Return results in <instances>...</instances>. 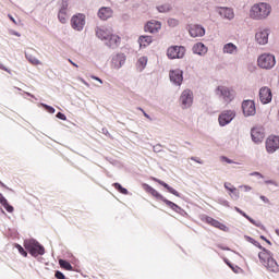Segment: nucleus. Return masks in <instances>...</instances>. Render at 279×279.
Returning <instances> with one entry per match:
<instances>
[{
    "instance_id": "obj_59",
    "label": "nucleus",
    "mask_w": 279,
    "mask_h": 279,
    "mask_svg": "<svg viewBox=\"0 0 279 279\" xmlns=\"http://www.w3.org/2000/svg\"><path fill=\"white\" fill-rule=\"evenodd\" d=\"M191 160H193L194 162H197L198 165H204V161H202L201 159H197V157H191Z\"/></svg>"
},
{
    "instance_id": "obj_6",
    "label": "nucleus",
    "mask_w": 279,
    "mask_h": 279,
    "mask_svg": "<svg viewBox=\"0 0 279 279\" xmlns=\"http://www.w3.org/2000/svg\"><path fill=\"white\" fill-rule=\"evenodd\" d=\"M84 25H86V15L84 13H77L71 17V27L75 32H83Z\"/></svg>"
},
{
    "instance_id": "obj_45",
    "label": "nucleus",
    "mask_w": 279,
    "mask_h": 279,
    "mask_svg": "<svg viewBox=\"0 0 279 279\" xmlns=\"http://www.w3.org/2000/svg\"><path fill=\"white\" fill-rule=\"evenodd\" d=\"M54 278H57V279H66V276H64V272H62L60 270H56Z\"/></svg>"
},
{
    "instance_id": "obj_49",
    "label": "nucleus",
    "mask_w": 279,
    "mask_h": 279,
    "mask_svg": "<svg viewBox=\"0 0 279 279\" xmlns=\"http://www.w3.org/2000/svg\"><path fill=\"white\" fill-rule=\"evenodd\" d=\"M57 119H60V121H66V114L62 113V112H58L56 114Z\"/></svg>"
},
{
    "instance_id": "obj_41",
    "label": "nucleus",
    "mask_w": 279,
    "mask_h": 279,
    "mask_svg": "<svg viewBox=\"0 0 279 279\" xmlns=\"http://www.w3.org/2000/svg\"><path fill=\"white\" fill-rule=\"evenodd\" d=\"M41 106L46 110V112H49V114L56 113V108H53L52 106H49L47 104H41Z\"/></svg>"
},
{
    "instance_id": "obj_19",
    "label": "nucleus",
    "mask_w": 279,
    "mask_h": 279,
    "mask_svg": "<svg viewBox=\"0 0 279 279\" xmlns=\"http://www.w3.org/2000/svg\"><path fill=\"white\" fill-rule=\"evenodd\" d=\"M151 181L157 182V184H160V186H163V189H166L168 191V193H170L171 195L182 198V194H180V192H178L175 189L171 187V185H169V183H167L156 177H153Z\"/></svg>"
},
{
    "instance_id": "obj_31",
    "label": "nucleus",
    "mask_w": 279,
    "mask_h": 279,
    "mask_svg": "<svg viewBox=\"0 0 279 279\" xmlns=\"http://www.w3.org/2000/svg\"><path fill=\"white\" fill-rule=\"evenodd\" d=\"M59 265L61 269H65L66 271H73V265L66 259H59Z\"/></svg>"
},
{
    "instance_id": "obj_56",
    "label": "nucleus",
    "mask_w": 279,
    "mask_h": 279,
    "mask_svg": "<svg viewBox=\"0 0 279 279\" xmlns=\"http://www.w3.org/2000/svg\"><path fill=\"white\" fill-rule=\"evenodd\" d=\"M259 198L262 199V202H264V204H269V198H267V196L260 195Z\"/></svg>"
},
{
    "instance_id": "obj_11",
    "label": "nucleus",
    "mask_w": 279,
    "mask_h": 279,
    "mask_svg": "<svg viewBox=\"0 0 279 279\" xmlns=\"http://www.w3.org/2000/svg\"><path fill=\"white\" fill-rule=\"evenodd\" d=\"M279 149V136L278 135H270L266 140V150L268 154H276Z\"/></svg>"
},
{
    "instance_id": "obj_5",
    "label": "nucleus",
    "mask_w": 279,
    "mask_h": 279,
    "mask_svg": "<svg viewBox=\"0 0 279 279\" xmlns=\"http://www.w3.org/2000/svg\"><path fill=\"white\" fill-rule=\"evenodd\" d=\"M186 54V48L184 46H171L167 50V57L169 60H182Z\"/></svg>"
},
{
    "instance_id": "obj_28",
    "label": "nucleus",
    "mask_w": 279,
    "mask_h": 279,
    "mask_svg": "<svg viewBox=\"0 0 279 279\" xmlns=\"http://www.w3.org/2000/svg\"><path fill=\"white\" fill-rule=\"evenodd\" d=\"M154 43V37L149 35H142L138 37V45L142 48L149 47Z\"/></svg>"
},
{
    "instance_id": "obj_1",
    "label": "nucleus",
    "mask_w": 279,
    "mask_h": 279,
    "mask_svg": "<svg viewBox=\"0 0 279 279\" xmlns=\"http://www.w3.org/2000/svg\"><path fill=\"white\" fill-rule=\"evenodd\" d=\"M142 189L148 193L149 195H151L153 197H155V199H157V202H163V204H166V206H168V208H171V210H173L174 213H178V215H181V217H186V210H184L182 207H180V205L167 199V197H165L162 194H160V192H158L156 189L151 187V185L147 184V183H143L142 184Z\"/></svg>"
},
{
    "instance_id": "obj_27",
    "label": "nucleus",
    "mask_w": 279,
    "mask_h": 279,
    "mask_svg": "<svg viewBox=\"0 0 279 279\" xmlns=\"http://www.w3.org/2000/svg\"><path fill=\"white\" fill-rule=\"evenodd\" d=\"M265 267H267L268 271H271L272 274L279 272V265L278 262L274 258V256L267 260L265 264Z\"/></svg>"
},
{
    "instance_id": "obj_34",
    "label": "nucleus",
    "mask_w": 279,
    "mask_h": 279,
    "mask_svg": "<svg viewBox=\"0 0 279 279\" xmlns=\"http://www.w3.org/2000/svg\"><path fill=\"white\" fill-rule=\"evenodd\" d=\"M147 57H141L137 60V69H140V71H145V66H147Z\"/></svg>"
},
{
    "instance_id": "obj_15",
    "label": "nucleus",
    "mask_w": 279,
    "mask_h": 279,
    "mask_svg": "<svg viewBox=\"0 0 279 279\" xmlns=\"http://www.w3.org/2000/svg\"><path fill=\"white\" fill-rule=\"evenodd\" d=\"M202 220L205 221V223L213 226L214 228H218V230H222V232H230V228L228 226L221 223L219 220L210 216H204Z\"/></svg>"
},
{
    "instance_id": "obj_30",
    "label": "nucleus",
    "mask_w": 279,
    "mask_h": 279,
    "mask_svg": "<svg viewBox=\"0 0 279 279\" xmlns=\"http://www.w3.org/2000/svg\"><path fill=\"white\" fill-rule=\"evenodd\" d=\"M226 265L230 267V269L233 271V274H242L243 269L234 264H232L228 258L223 259Z\"/></svg>"
},
{
    "instance_id": "obj_13",
    "label": "nucleus",
    "mask_w": 279,
    "mask_h": 279,
    "mask_svg": "<svg viewBox=\"0 0 279 279\" xmlns=\"http://www.w3.org/2000/svg\"><path fill=\"white\" fill-rule=\"evenodd\" d=\"M160 29H162V23L157 20H150L144 26V32L148 34H158Z\"/></svg>"
},
{
    "instance_id": "obj_26",
    "label": "nucleus",
    "mask_w": 279,
    "mask_h": 279,
    "mask_svg": "<svg viewBox=\"0 0 279 279\" xmlns=\"http://www.w3.org/2000/svg\"><path fill=\"white\" fill-rule=\"evenodd\" d=\"M259 250H262V252L258 253V258L260 263L265 265L274 256V254L271 253V251L265 248L264 246Z\"/></svg>"
},
{
    "instance_id": "obj_9",
    "label": "nucleus",
    "mask_w": 279,
    "mask_h": 279,
    "mask_svg": "<svg viewBox=\"0 0 279 279\" xmlns=\"http://www.w3.org/2000/svg\"><path fill=\"white\" fill-rule=\"evenodd\" d=\"M242 112L244 117H254L256 114V102L251 99L243 100Z\"/></svg>"
},
{
    "instance_id": "obj_58",
    "label": "nucleus",
    "mask_w": 279,
    "mask_h": 279,
    "mask_svg": "<svg viewBox=\"0 0 279 279\" xmlns=\"http://www.w3.org/2000/svg\"><path fill=\"white\" fill-rule=\"evenodd\" d=\"M92 80H95L96 82H99V84H104V81L99 78V76L92 75Z\"/></svg>"
},
{
    "instance_id": "obj_63",
    "label": "nucleus",
    "mask_w": 279,
    "mask_h": 279,
    "mask_svg": "<svg viewBox=\"0 0 279 279\" xmlns=\"http://www.w3.org/2000/svg\"><path fill=\"white\" fill-rule=\"evenodd\" d=\"M69 62L71 63L72 66H75L77 69V63L73 62V60L69 59Z\"/></svg>"
},
{
    "instance_id": "obj_39",
    "label": "nucleus",
    "mask_w": 279,
    "mask_h": 279,
    "mask_svg": "<svg viewBox=\"0 0 279 279\" xmlns=\"http://www.w3.org/2000/svg\"><path fill=\"white\" fill-rule=\"evenodd\" d=\"M167 24L169 27H178L180 25V21H178L177 19L170 17L168 19Z\"/></svg>"
},
{
    "instance_id": "obj_2",
    "label": "nucleus",
    "mask_w": 279,
    "mask_h": 279,
    "mask_svg": "<svg viewBox=\"0 0 279 279\" xmlns=\"http://www.w3.org/2000/svg\"><path fill=\"white\" fill-rule=\"evenodd\" d=\"M271 14V5L267 2L254 4L250 10V16L254 21H265Z\"/></svg>"
},
{
    "instance_id": "obj_61",
    "label": "nucleus",
    "mask_w": 279,
    "mask_h": 279,
    "mask_svg": "<svg viewBox=\"0 0 279 279\" xmlns=\"http://www.w3.org/2000/svg\"><path fill=\"white\" fill-rule=\"evenodd\" d=\"M8 17L10 19V21H12V23H14L16 25V20L14 19V16L9 14Z\"/></svg>"
},
{
    "instance_id": "obj_36",
    "label": "nucleus",
    "mask_w": 279,
    "mask_h": 279,
    "mask_svg": "<svg viewBox=\"0 0 279 279\" xmlns=\"http://www.w3.org/2000/svg\"><path fill=\"white\" fill-rule=\"evenodd\" d=\"M14 247L17 250V252L21 254V256H24V258H27L28 252L25 247H23L21 244L15 243Z\"/></svg>"
},
{
    "instance_id": "obj_32",
    "label": "nucleus",
    "mask_w": 279,
    "mask_h": 279,
    "mask_svg": "<svg viewBox=\"0 0 279 279\" xmlns=\"http://www.w3.org/2000/svg\"><path fill=\"white\" fill-rule=\"evenodd\" d=\"M96 36L100 40H108V37L110 36V34L108 33V31H104L101 28H97L96 29Z\"/></svg>"
},
{
    "instance_id": "obj_46",
    "label": "nucleus",
    "mask_w": 279,
    "mask_h": 279,
    "mask_svg": "<svg viewBox=\"0 0 279 279\" xmlns=\"http://www.w3.org/2000/svg\"><path fill=\"white\" fill-rule=\"evenodd\" d=\"M168 151H170L171 154H178V146L174 144H170V147L167 148Z\"/></svg>"
},
{
    "instance_id": "obj_57",
    "label": "nucleus",
    "mask_w": 279,
    "mask_h": 279,
    "mask_svg": "<svg viewBox=\"0 0 279 279\" xmlns=\"http://www.w3.org/2000/svg\"><path fill=\"white\" fill-rule=\"evenodd\" d=\"M259 239H262V241H265L268 245H271V241H269V239H267V236L260 235Z\"/></svg>"
},
{
    "instance_id": "obj_38",
    "label": "nucleus",
    "mask_w": 279,
    "mask_h": 279,
    "mask_svg": "<svg viewBox=\"0 0 279 279\" xmlns=\"http://www.w3.org/2000/svg\"><path fill=\"white\" fill-rule=\"evenodd\" d=\"M26 59L28 60V62H31V64H35L38 65L40 64V60H38L36 57L32 56V54H25Z\"/></svg>"
},
{
    "instance_id": "obj_21",
    "label": "nucleus",
    "mask_w": 279,
    "mask_h": 279,
    "mask_svg": "<svg viewBox=\"0 0 279 279\" xmlns=\"http://www.w3.org/2000/svg\"><path fill=\"white\" fill-rule=\"evenodd\" d=\"M234 210L235 213H239V215L244 217V219H247V221H250V223H252L256 228H260V230H265L263 222L254 220L252 217H250V215H246V213L243 211L241 208L234 207Z\"/></svg>"
},
{
    "instance_id": "obj_23",
    "label": "nucleus",
    "mask_w": 279,
    "mask_h": 279,
    "mask_svg": "<svg viewBox=\"0 0 279 279\" xmlns=\"http://www.w3.org/2000/svg\"><path fill=\"white\" fill-rule=\"evenodd\" d=\"M218 14L222 19H228V21H232V19H234V11H232L231 8L220 7L218 8Z\"/></svg>"
},
{
    "instance_id": "obj_24",
    "label": "nucleus",
    "mask_w": 279,
    "mask_h": 279,
    "mask_svg": "<svg viewBox=\"0 0 279 279\" xmlns=\"http://www.w3.org/2000/svg\"><path fill=\"white\" fill-rule=\"evenodd\" d=\"M125 60H126V57L124 53L116 54L111 60L113 69H121V66L125 64Z\"/></svg>"
},
{
    "instance_id": "obj_43",
    "label": "nucleus",
    "mask_w": 279,
    "mask_h": 279,
    "mask_svg": "<svg viewBox=\"0 0 279 279\" xmlns=\"http://www.w3.org/2000/svg\"><path fill=\"white\" fill-rule=\"evenodd\" d=\"M3 208L7 210V213H14V206L10 205V203H4Z\"/></svg>"
},
{
    "instance_id": "obj_8",
    "label": "nucleus",
    "mask_w": 279,
    "mask_h": 279,
    "mask_svg": "<svg viewBox=\"0 0 279 279\" xmlns=\"http://www.w3.org/2000/svg\"><path fill=\"white\" fill-rule=\"evenodd\" d=\"M216 95H218V97H222L225 101H232L234 99V90L223 85H219L216 88Z\"/></svg>"
},
{
    "instance_id": "obj_42",
    "label": "nucleus",
    "mask_w": 279,
    "mask_h": 279,
    "mask_svg": "<svg viewBox=\"0 0 279 279\" xmlns=\"http://www.w3.org/2000/svg\"><path fill=\"white\" fill-rule=\"evenodd\" d=\"M69 10V0H62L59 12H65Z\"/></svg>"
},
{
    "instance_id": "obj_35",
    "label": "nucleus",
    "mask_w": 279,
    "mask_h": 279,
    "mask_svg": "<svg viewBox=\"0 0 279 279\" xmlns=\"http://www.w3.org/2000/svg\"><path fill=\"white\" fill-rule=\"evenodd\" d=\"M245 241L248 243H252L255 247H258V250H263V245H260V242L256 241L254 238L250 235H244Z\"/></svg>"
},
{
    "instance_id": "obj_50",
    "label": "nucleus",
    "mask_w": 279,
    "mask_h": 279,
    "mask_svg": "<svg viewBox=\"0 0 279 279\" xmlns=\"http://www.w3.org/2000/svg\"><path fill=\"white\" fill-rule=\"evenodd\" d=\"M219 204H221V206H227V208L230 207V202H228V201L225 199V198H220V199H219Z\"/></svg>"
},
{
    "instance_id": "obj_48",
    "label": "nucleus",
    "mask_w": 279,
    "mask_h": 279,
    "mask_svg": "<svg viewBox=\"0 0 279 279\" xmlns=\"http://www.w3.org/2000/svg\"><path fill=\"white\" fill-rule=\"evenodd\" d=\"M221 160H222V162H227V165H234V160H232L226 156H222Z\"/></svg>"
},
{
    "instance_id": "obj_54",
    "label": "nucleus",
    "mask_w": 279,
    "mask_h": 279,
    "mask_svg": "<svg viewBox=\"0 0 279 279\" xmlns=\"http://www.w3.org/2000/svg\"><path fill=\"white\" fill-rule=\"evenodd\" d=\"M225 189H226L227 191H229V193H232V189H235V187L232 186V184H230V183H225Z\"/></svg>"
},
{
    "instance_id": "obj_52",
    "label": "nucleus",
    "mask_w": 279,
    "mask_h": 279,
    "mask_svg": "<svg viewBox=\"0 0 279 279\" xmlns=\"http://www.w3.org/2000/svg\"><path fill=\"white\" fill-rule=\"evenodd\" d=\"M8 203V198H5V196H3V194L0 192V204L1 206H3V204Z\"/></svg>"
},
{
    "instance_id": "obj_51",
    "label": "nucleus",
    "mask_w": 279,
    "mask_h": 279,
    "mask_svg": "<svg viewBox=\"0 0 279 279\" xmlns=\"http://www.w3.org/2000/svg\"><path fill=\"white\" fill-rule=\"evenodd\" d=\"M137 110H141V112H143L144 117L146 119H148L149 121H151V116L148 114L147 112H145V110L143 108L138 107Z\"/></svg>"
},
{
    "instance_id": "obj_40",
    "label": "nucleus",
    "mask_w": 279,
    "mask_h": 279,
    "mask_svg": "<svg viewBox=\"0 0 279 279\" xmlns=\"http://www.w3.org/2000/svg\"><path fill=\"white\" fill-rule=\"evenodd\" d=\"M58 20L64 25L66 23V12L59 11Z\"/></svg>"
},
{
    "instance_id": "obj_12",
    "label": "nucleus",
    "mask_w": 279,
    "mask_h": 279,
    "mask_svg": "<svg viewBox=\"0 0 279 279\" xmlns=\"http://www.w3.org/2000/svg\"><path fill=\"white\" fill-rule=\"evenodd\" d=\"M251 137L253 143L258 145L265 141V129L263 126H255L251 130Z\"/></svg>"
},
{
    "instance_id": "obj_25",
    "label": "nucleus",
    "mask_w": 279,
    "mask_h": 279,
    "mask_svg": "<svg viewBox=\"0 0 279 279\" xmlns=\"http://www.w3.org/2000/svg\"><path fill=\"white\" fill-rule=\"evenodd\" d=\"M192 51L196 56H206L208 53V47L204 43H197L193 46Z\"/></svg>"
},
{
    "instance_id": "obj_4",
    "label": "nucleus",
    "mask_w": 279,
    "mask_h": 279,
    "mask_svg": "<svg viewBox=\"0 0 279 279\" xmlns=\"http://www.w3.org/2000/svg\"><path fill=\"white\" fill-rule=\"evenodd\" d=\"M257 64L259 69L269 71L276 66V56L271 53H263L257 58Z\"/></svg>"
},
{
    "instance_id": "obj_10",
    "label": "nucleus",
    "mask_w": 279,
    "mask_h": 279,
    "mask_svg": "<svg viewBox=\"0 0 279 279\" xmlns=\"http://www.w3.org/2000/svg\"><path fill=\"white\" fill-rule=\"evenodd\" d=\"M169 77L174 86H182V82H184V71L181 69L170 70Z\"/></svg>"
},
{
    "instance_id": "obj_44",
    "label": "nucleus",
    "mask_w": 279,
    "mask_h": 279,
    "mask_svg": "<svg viewBox=\"0 0 279 279\" xmlns=\"http://www.w3.org/2000/svg\"><path fill=\"white\" fill-rule=\"evenodd\" d=\"M230 196L235 201L239 199V190H236V187L232 189L230 192Z\"/></svg>"
},
{
    "instance_id": "obj_16",
    "label": "nucleus",
    "mask_w": 279,
    "mask_h": 279,
    "mask_svg": "<svg viewBox=\"0 0 279 279\" xmlns=\"http://www.w3.org/2000/svg\"><path fill=\"white\" fill-rule=\"evenodd\" d=\"M189 33L192 38H202V36H206V28L199 24H194L189 26Z\"/></svg>"
},
{
    "instance_id": "obj_14",
    "label": "nucleus",
    "mask_w": 279,
    "mask_h": 279,
    "mask_svg": "<svg viewBox=\"0 0 279 279\" xmlns=\"http://www.w3.org/2000/svg\"><path fill=\"white\" fill-rule=\"evenodd\" d=\"M271 99H274V94L271 93V88L264 86L259 88V101L260 104L267 105L271 104Z\"/></svg>"
},
{
    "instance_id": "obj_33",
    "label": "nucleus",
    "mask_w": 279,
    "mask_h": 279,
    "mask_svg": "<svg viewBox=\"0 0 279 279\" xmlns=\"http://www.w3.org/2000/svg\"><path fill=\"white\" fill-rule=\"evenodd\" d=\"M112 186L116 189V191L118 193H121V195L130 194V191H128V189L123 187V185H121V183H119V182L113 183Z\"/></svg>"
},
{
    "instance_id": "obj_17",
    "label": "nucleus",
    "mask_w": 279,
    "mask_h": 279,
    "mask_svg": "<svg viewBox=\"0 0 279 279\" xmlns=\"http://www.w3.org/2000/svg\"><path fill=\"white\" fill-rule=\"evenodd\" d=\"M180 101L183 108H191L193 106V92L191 89H185L180 96Z\"/></svg>"
},
{
    "instance_id": "obj_29",
    "label": "nucleus",
    "mask_w": 279,
    "mask_h": 279,
    "mask_svg": "<svg viewBox=\"0 0 279 279\" xmlns=\"http://www.w3.org/2000/svg\"><path fill=\"white\" fill-rule=\"evenodd\" d=\"M236 51H239V48L232 43L226 44L222 48V53H229L230 56H234Z\"/></svg>"
},
{
    "instance_id": "obj_62",
    "label": "nucleus",
    "mask_w": 279,
    "mask_h": 279,
    "mask_svg": "<svg viewBox=\"0 0 279 279\" xmlns=\"http://www.w3.org/2000/svg\"><path fill=\"white\" fill-rule=\"evenodd\" d=\"M220 250H223V252H230V247L228 246H220Z\"/></svg>"
},
{
    "instance_id": "obj_47",
    "label": "nucleus",
    "mask_w": 279,
    "mask_h": 279,
    "mask_svg": "<svg viewBox=\"0 0 279 279\" xmlns=\"http://www.w3.org/2000/svg\"><path fill=\"white\" fill-rule=\"evenodd\" d=\"M153 151H155V154H160V151H162V145L161 144H157L153 147Z\"/></svg>"
},
{
    "instance_id": "obj_53",
    "label": "nucleus",
    "mask_w": 279,
    "mask_h": 279,
    "mask_svg": "<svg viewBox=\"0 0 279 279\" xmlns=\"http://www.w3.org/2000/svg\"><path fill=\"white\" fill-rule=\"evenodd\" d=\"M250 175L255 177V178H260V179L265 178V175H263V173H260V172H251Z\"/></svg>"
},
{
    "instance_id": "obj_64",
    "label": "nucleus",
    "mask_w": 279,
    "mask_h": 279,
    "mask_svg": "<svg viewBox=\"0 0 279 279\" xmlns=\"http://www.w3.org/2000/svg\"><path fill=\"white\" fill-rule=\"evenodd\" d=\"M11 34H12L13 36H19V37L21 36V33L15 32V31H12Z\"/></svg>"
},
{
    "instance_id": "obj_22",
    "label": "nucleus",
    "mask_w": 279,
    "mask_h": 279,
    "mask_svg": "<svg viewBox=\"0 0 279 279\" xmlns=\"http://www.w3.org/2000/svg\"><path fill=\"white\" fill-rule=\"evenodd\" d=\"M106 45L110 49H117V47H119V45H121V37H119L118 35H114V34H109Z\"/></svg>"
},
{
    "instance_id": "obj_18",
    "label": "nucleus",
    "mask_w": 279,
    "mask_h": 279,
    "mask_svg": "<svg viewBox=\"0 0 279 279\" xmlns=\"http://www.w3.org/2000/svg\"><path fill=\"white\" fill-rule=\"evenodd\" d=\"M269 28H260L255 34V40L258 43V45H267L269 43Z\"/></svg>"
},
{
    "instance_id": "obj_7",
    "label": "nucleus",
    "mask_w": 279,
    "mask_h": 279,
    "mask_svg": "<svg viewBox=\"0 0 279 279\" xmlns=\"http://www.w3.org/2000/svg\"><path fill=\"white\" fill-rule=\"evenodd\" d=\"M236 117V111L234 110H225L218 117V122L220 128H226V125H230L234 118Z\"/></svg>"
},
{
    "instance_id": "obj_20",
    "label": "nucleus",
    "mask_w": 279,
    "mask_h": 279,
    "mask_svg": "<svg viewBox=\"0 0 279 279\" xmlns=\"http://www.w3.org/2000/svg\"><path fill=\"white\" fill-rule=\"evenodd\" d=\"M112 14H114L112 8L102 7L98 10L97 16L98 19H100V21H108V19H112Z\"/></svg>"
},
{
    "instance_id": "obj_60",
    "label": "nucleus",
    "mask_w": 279,
    "mask_h": 279,
    "mask_svg": "<svg viewBox=\"0 0 279 279\" xmlns=\"http://www.w3.org/2000/svg\"><path fill=\"white\" fill-rule=\"evenodd\" d=\"M0 69L2 71H7V73H10V70L3 65V63H0Z\"/></svg>"
},
{
    "instance_id": "obj_55",
    "label": "nucleus",
    "mask_w": 279,
    "mask_h": 279,
    "mask_svg": "<svg viewBox=\"0 0 279 279\" xmlns=\"http://www.w3.org/2000/svg\"><path fill=\"white\" fill-rule=\"evenodd\" d=\"M265 184H271L272 186H278V183L274 180H266Z\"/></svg>"
},
{
    "instance_id": "obj_37",
    "label": "nucleus",
    "mask_w": 279,
    "mask_h": 279,
    "mask_svg": "<svg viewBox=\"0 0 279 279\" xmlns=\"http://www.w3.org/2000/svg\"><path fill=\"white\" fill-rule=\"evenodd\" d=\"M158 12L165 14L167 12H171V4H161L157 7Z\"/></svg>"
},
{
    "instance_id": "obj_3",
    "label": "nucleus",
    "mask_w": 279,
    "mask_h": 279,
    "mask_svg": "<svg viewBox=\"0 0 279 279\" xmlns=\"http://www.w3.org/2000/svg\"><path fill=\"white\" fill-rule=\"evenodd\" d=\"M24 247L33 258H38V256H45V246L38 242V240L32 238L29 240H24Z\"/></svg>"
}]
</instances>
